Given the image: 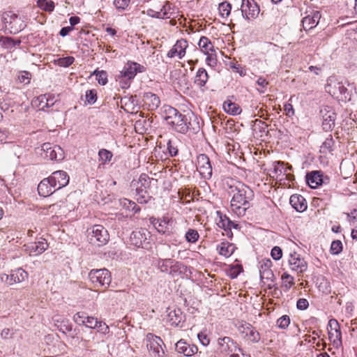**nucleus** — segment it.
<instances>
[{
    "mask_svg": "<svg viewBox=\"0 0 357 357\" xmlns=\"http://www.w3.org/2000/svg\"><path fill=\"white\" fill-rule=\"evenodd\" d=\"M207 56L206 58V63L210 66H214L217 63V59L215 58L214 52H210V54H205Z\"/></svg>",
    "mask_w": 357,
    "mask_h": 357,
    "instance_id": "61",
    "label": "nucleus"
},
{
    "mask_svg": "<svg viewBox=\"0 0 357 357\" xmlns=\"http://www.w3.org/2000/svg\"><path fill=\"white\" fill-rule=\"evenodd\" d=\"M197 337L202 345L207 346L209 344L210 340L206 334L201 332L198 333Z\"/></svg>",
    "mask_w": 357,
    "mask_h": 357,
    "instance_id": "62",
    "label": "nucleus"
},
{
    "mask_svg": "<svg viewBox=\"0 0 357 357\" xmlns=\"http://www.w3.org/2000/svg\"><path fill=\"white\" fill-rule=\"evenodd\" d=\"M130 3V0H114V5L117 9L124 10L126 9Z\"/></svg>",
    "mask_w": 357,
    "mask_h": 357,
    "instance_id": "58",
    "label": "nucleus"
},
{
    "mask_svg": "<svg viewBox=\"0 0 357 357\" xmlns=\"http://www.w3.org/2000/svg\"><path fill=\"white\" fill-rule=\"evenodd\" d=\"M158 266L162 272H168L169 271V273H172L176 268H180L181 264L171 259H165L159 260Z\"/></svg>",
    "mask_w": 357,
    "mask_h": 357,
    "instance_id": "31",
    "label": "nucleus"
},
{
    "mask_svg": "<svg viewBox=\"0 0 357 357\" xmlns=\"http://www.w3.org/2000/svg\"><path fill=\"white\" fill-rule=\"evenodd\" d=\"M28 278V273L21 268L11 271L10 275L3 274L1 279L9 285L20 283Z\"/></svg>",
    "mask_w": 357,
    "mask_h": 357,
    "instance_id": "16",
    "label": "nucleus"
},
{
    "mask_svg": "<svg viewBox=\"0 0 357 357\" xmlns=\"http://www.w3.org/2000/svg\"><path fill=\"white\" fill-rule=\"evenodd\" d=\"M25 251L31 256H38L48 248V243L42 238L38 242L29 243L24 245Z\"/></svg>",
    "mask_w": 357,
    "mask_h": 357,
    "instance_id": "20",
    "label": "nucleus"
},
{
    "mask_svg": "<svg viewBox=\"0 0 357 357\" xmlns=\"http://www.w3.org/2000/svg\"><path fill=\"white\" fill-rule=\"evenodd\" d=\"M147 347L153 357H165V351L162 347V340L160 337L149 335L147 337Z\"/></svg>",
    "mask_w": 357,
    "mask_h": 357,
    "instance_id": "15",
    "label": "nucleus"
},
{
    "mask_svg": "<svg viewBox=\"0 0 357 357\" xmlns=\"http://www.w3.org/2000/svg\"><path fill=\"white\" fill-rule=\"evenodd\" d=\"M37 5L41 10L46 12H52L55 7L54 1L52 0H38Z\"/></svg>",
    "mask_w": 357,
    "mask_h": 357,
    "instance_id": "43",
    "label": "nucleus"
},
{
    "mask_svg": "<svg viewBox=\"0 0 357 357\" xmlns=\"http://www.w3.org/2000/svg\"><path fill=\"white\" fill-rule=\"evenodd\" d=\"M256 84L259 86L257 88V90L259 91V93H264L266 91L268 82L265 78L259 77L256 81Z\"/></svg>",
    "mask_w": 357,
    "mask_h": 357,
    "instance_id": "51",
    "label": "nucleus"
},
{
    "mask_svg": "<svg viewBox=\"0 0 357 357\" xmlns=\"http://www.w3.org/2000/svg\"><path fill=\"white\" fill-rule=\"evenodd\" d=\"M41 151L43 152V156L51 160H61L64 157L63 151L59 146L48 142L42 145Z\"/></svg>",
    "mask_w": 357,
    "mask_h": 357,
    "instance_id": "9",
    "label": "nucleus"
},
{
    "mask_svg": "<svg viewBox=\"0 0 357 357\" xmlns=\"http://www.w3.org/2000/svg\"><path fill=\"white\" fill-rule=\"evenodd\" d=\"M168 125L172 126L176 132L181 133H185L189 130L196 132L199 130V125L198 122H196L195 116H194L193 122L191 121V119L188 121L186 116L181 113L173 121H171Z\"/></svg>",
    "mask_w": 357,
    "mask_h": 357,
    "instance_id": "3",
    "label": "nucleus"
},
{
    "mask_svg": "<svg viewBox=\"0 0 357 357\" xmlns=\"http://www.w3.org/2000/svg\"><path fill=\"white\" fill-rule=\"evenodd\" d=\"M112 157V153L107 149H102L98 151V159L101 165L110 162Z\"/></svg>",
    "mask_w": 357,
    "mask_h": 357,
    "instance_id": "42",
    "label": "nucleus"
},
{
    "mask_svg": "<svg viewBox=\"0 0 357 357\" xmlns=\"http://www.w3.org/2000/svg\"><path fill=\"white\" fill-rule=\"evenodd\" d=\"M185 237L188 243H195L198 241L199 234L196 229H189L186 231Z\"/></svg>",
    "mask_w": 357,
    "mask_h": 357,
    "instance_id": "46",
    "label": "nucleus"
},
{
    "mask_svg": "<svg viewBox=\"0 0 357 357\" xmlns=\"http://www.w3.org/2000/svg\"><path fill=\"white\" fill-rule=\"evenodd\" d=\"M334 144V141L331 136L326 138L325 141L322 143L320 147V152L323 154H327L328 153H331L333 151V146Z\"/></svg>",
    "mask_w": 357,
    "mask_h": 357,
    "instance_id": "44",
    "label": "nucleus"
},
{
    "mask_svg": "<svg viewBox=\"0 0 357 357\" xmlns=\"http://www.w3.org/2000/svg\"><path fill=\"white\" fill-rule=\"evenodd\" d=\"M147 234L144 229L132 231L130 235L131 243L138 248L143 247L147 240Z\"/></svg>",
    "mask_w": 357,
    "mask_h": 357,
    "instance_id": "32",
    "label": "nucleus"
},
{
    "mask_svg": "<svg viewBox=\"0 0 357 357\" xmlns=\"http://www.w3.org/2000/svg\"><path fill=\"white\" fill-rule=\"evenodd\" d=\"M86 101L89 104H93L96 100V93L93 90H89L86 92Z\"/></svg>",
    "mask_w": 357,
    "mask_h": 357,
    "instance_id": "59",
    "label": "nucleus"
},
{
    "mask_svg": "<svg viewBox=\"0 0 357 357\" xmlns=\"http://www.w3.org/2000/svg\"><path fill=\"white\" fill-rule=\"evenodd\" d=\"M241 10L243 17L249 21L257 17L260 9L255 0H242Z\"/></svg>",
    "mask_w": 357,
    "mask_h": 357,
    "instance_id": "8",
    "label": "nucleus"
},
{
    "mask_svg": "<svg viewBox=\"0 0 357 357\" xmlns=\"http://www.w3.org/2000/svg\"><path fill=\"white\" fill-rule=\"evenodd\" d=\"M328 338L333 347L339 349L342 345V333L340 331V326L337 321L335 319L329 320L327 326Z\"/></svg>",
    "mask_w": 357,
    "mask_h": 357,
    "instance_id": "7",
    "label": "nucleus"
},
{
    "mask_svg": "<svg viewBox=\"0 0 357 357\" xmlns=\"http://www.w3.org/2000/svg\"><path fill=\"white\" fill-rule=\"evenodd\" d=\"M309 306V303L305 298H299L296 303V307L301 310H306Z\"/></svg>",
    "mask_w": 357,
    "mask_h": 357,
    "instance_id": "63",
    "label": "nucleus"
},
{
    "mask_svg": "<svg viewBox=\"0 0 357 357\" xmlns=\"http://www.w3.org/2000/svg\"><path fill=\"white\" fill-rule=\"evenodd\" d=\"M50 180L53 183L56 190L65 187L69 183V176L64 171H56L50 176Z\"/></svg>",
    "mask_w": 357,
    "mask_h": 357,
    "instance_id": "22",
    "label": "nucleus"
},
{
    "mask_svg": "<svg viewBox=\"0 0 357 357\" xmlns=\"http://www.w3.org/2000/svg\"><path fill=\"white\" fill-rule=\"evenodd\" d=\"M31 77V75L28 71H22L18 76V79L21 83L29 84L30 82V79Z\"/></svg>",
    "mask_w": 357,
    "mask_h": 357,
    "instance_id": "57",
    "label": "nucleus"
},
{
    "mask_svg": "<svg viewBox=\"0 0 357 357\" xmlns=\"http://www.w3.org/2000/svg\"><path fill=\"white\" fill-rule=\"evenodd\" d=\"M217 250L220 255L230 257L235 250V246L229 242H222L217 246Z\"/></svg>",
    "mask_w": 357,
    "mask_h": 357,
    "instance_id": "36",
    "label": "nucleus"
},
{
    "mask_svg": "<svg viewBox=\"0 0 357 357\" xmlns=\"http://www.w3.org/2000/svg\"><path fill=\"white\" fill-rule=\"evenodd\" d=\"M56 190L53 183L50 180V177L43 179L38 185V191L40 195L47 197Z\"/></svg>",
    "mask_w": 357,
    "mask_h": 357,
    "instance_id": "29",
    "label": "nucleus"
},
{
    "mask_svg": "<svg viewBox=\"0 0 357 357\" xmlns=\"http://www.w3.org/2000/svg\"><path fill=\"white\" fill-rule=\"evenodd\" d=\"M20 42H15L13 39L8 37H1L0 38V45L6 49H11L17 44L20 45Z\"/></svg>",
    "mask_w": 357,
    "mask_h": 357,
    "instance_id": "48",
    "label": "nucleus"
},
{
    "mask_svg": "<svg viewBox=\"0 0 357 357\" xmlns=\"http://www.w3.org/2000/svg\"><path fill=\"white\" fill-rule=\"evenodd\" d=\"M342 250V243L340 241H334L331 245V252L333 255H338Z\"/></svg>",
    "mask_w": 357,
    "mask_h": 357,
    "instance_id": "52",
    "label": "nucleus"
},
{
    "mask_svg": "<svg viewBox=\"0 0 357 357\" xmlns=\"http://www.w3.org/2000/svg\"><path fill=\"white\" fill-rule=\"evenodd\" d=\"M74 61H75V59L73 56H67V57L60 58L58 60V65L59 66L66 68V67H68L70 65H72Z\"/></svg>",
    "mask_w": 357,
    "mask_h": 357,
    "instance_id": "55",
    "label": "nucleus"
},
{
    "mask_svg": "<svg viewBox=\"0 0 357 357\" xmlns=\"http://www.w3.org/2000/svg\"><path fill=\"white\" fill-rule=\"evenodd\" d=\"M238 330L243 338L253 343L259 342L261 339L259 333L250 324L241 323L238 326Z\"/></svg>",
    "mask_w": 357,
    "mask_h": 357,
    "instance_id": "14",
    "label": "nucleus"
},
{
    "mask_svg": "<svg viewBox=\"0 0 357 357\" xmlns=\"http://www.w3.org/2000/svg\"><path fill=\"white\" fill-rule=\"evenodd\" d=\"M198 46L204 54L215 52L214 46L211 40L206 36H202L198 42Z\"/></svg>",
    "mask_w": 357,
    "mask_h": 357,
    "instance_id": "37",
    "label": "nucleus"
},
{
    "mask_svg": "<svg viewBox=\"0 0 357 357\" xmlns=\"http://www.w3.org/2000/svg\"><path fill=\"white\" fill-rule=\"evenodd\" d=\"M188 47V42L185 39L178 40L172 47L168 51L167 56L170 59L177 58L182 59L186 53Z\"/></svg>",
    "mask_w": 357,
    "mask_h": 357,
    "instance_id": "17",
    "label": "nucleus"
},
{
    "mask_svg": "<svg viewBox=\"0 0 357 357\" xmlns=\"http://www.w3.org/2000/svg\"><path fill=\"white\" fill-rule=\"evenodd\" d=\"M218 345L219 349L222 353L230 354V353L238 351L241 352L243 355H244V354L242 352V349L238 347L237 344L234 342L229 337L220 338L218 340Z\"/></svg>",
    "mask_w": 357,
    "mask_h": 357,
    "instance_id": "21",
    "label": "nucleus"
},
{
    "mask_svg": "<svg viewBox=\"0 0 357 357\" xmlns=\"http://www.w3.org/2000/svg\"><path fill=\"white\" fill-rule=\"evenodd\" d=\"M1 20L5 29L13 34L19 33L26 26L24 17L20 16L12 11L5 12L2 15Z\"/></svg>",
    "mask_w": 357,
    "mask_h": 357,
    "instance_id": "2",
    "label": "nucleus"
},
{
    "mask_svg": "<svg viewBox=\"0 0 357 357\" xmlns=\"http://www.w3.org/2000/svg\"><path fill=\"white\" fill-rule=\"evenodd\" d=\"M216 214L218 217L216 220L217 225L225 231V235L228 238H231L233 236L231 229H238V225L231 221L226 215L222 214L220 211H217Z\"/></svg>",
    "mask_w": 357,
    "mask_h": 357,
    "instance_id": "11",
    "label": "nucleus"
},
{
    "mask_svg": "<svg viewBox=\"0 0 357 357\" xmlns=\"http://www.w3.org/2000/svg\"><path fill=\"white\" fill-rule=\"evenodd\" d=\"M290 324V319L287 315H283L277 321V326L282 329L287 328Z\"/></svg>",
    "mask_w": 357,
    "mask_h": 357,
    "instance_id": "53",
    "label": "nucleus"
},
{
    "mask_svg": "<svg viewBox=\"0 0 357 357\" xmlns=\"http://www.w3.org/2000/svg\"><path fill=\"white\" fill-rule=\"evenodd\" d=\"M150 222L158 232L162 234H167L170 232L174 220L171 216L167 214L162 216V218H151Z\"/></svg>",
    "mask_w": 357,
    "mask_h": 357,
    "instance_id": "10",
    "label": "nucleus"
},
{
    "mask_svg": "<svg viewBox=\"0 0 357 357\" xmlns=\"http://www.w3.org/2000/svg\"><path fill=\"white\" fill-rule=\"evenodd\" d=\"M73 320L79 325H84L86 327L96 329L100 321L94 317L87 316L84 312H79L73 316Z\"/></svg>",
    "mask_w": 357,
    "mask_h": 357,
    "instance_id": "19",
    "label": "nucleus"
},
{
    "mask_svg": "<svg viewBox=\"0 0 357 357\" xmlns=\"http://www.w3.org/2000/svg\"><path fill=\"white\" fill-rule=\"evenodd\" d=\"M48 96L47 94L40 95L34 98L32 104L34 107H37L39 110H45L48 108Z\"/></svg>",
    "mask_w": 357,
    "mask_h": 357,
    "instance_id": "39",
    "label": "nucleus"
},
{
    "mask_svg": "<svg viewBox=\"0 0 357 357\" xmlns=\"http://www.w3.org/2000/svg\"><path fill=\"white\" fill-rule=\"evenodd\" d=\"M272 261L270 259H264L261 261L260 278L264 283L273 282L274 274L271 269Z\"/></svg>",
    "mask_w": 357,
    "mask_h": 357,
    "instance_id": "23",
    "label": "nucleus"
},
{
    "mask_svg": "<svg viewBox=\"0 0 357 357\" xmlns=\"http://www.w3.org/2000/svg\"><path fill=\"white\" fill-rule=\"evenodd\" d=\"M320 115L322 118V128L324 130H332L335 126L336 114L333 109L330 106H324L320 109Z\"/></svg>",
    "mask_w": 357,
    "mask_h": 357,
    "instance_id": "12",
    "label": "nucleus"
},
{
    "mask_svg": "<svg viewBox=\"0 0 357 357\" xmlns=\"http://www.w3.org/2000/svg\"><path fill=\"white\" fill-rule=\"evenodd\" d=\"M149 183V177L145 174H142L140 175L139 178V181L137 182L134 183L132 182V185L136 187V190L139 194H142V198H144V193H146V191L145 190V188L148 186Z\"/></svg>",
    "mask_w": 357,
    "mask_h": 357,
    "instance_id": "35",
    "label": "nucleus"
},
{
    "mask_svg": "<svg viewBox=\"0 0 357 357\" xmlns=\"http://www.w3.org/2000/svg\"><path fill=\"white\" fill-rule=\"evenodd\" d=\"M57 328L64 334H67L73 329V326L70 321L67 319L61 321L60 324H56Z\"/></svg>",
    "mask_w": 357,
    "mask_h": 357,
    "instance_id": "47",
    "label": "nucleus"
},
{
    "mask_svg": "<svg viewBox=\"0 0 357 357\" xmlns=\"http://www.w3.org/2000/svg\"><path fill=\"white\" fill-rule=\"evenodd\" d=\"M229 194L232 195L230 207L238 216H243L250 208V202L253 199V191L241 182L231 185Z\"/></svg>",
    "mask_w": 357,
    "mask_h": 357,
    "instance_id": "1",
    "label": "nucleus"
},
{
    "mask_svg": "<svg viewBox=\"0 0 357 357\" xmlns=\"http://www.w3.org/2000/svg\"><path fill=\"white\" fill-rule=\"evenodd\" d=\"M288 261L291 270L298 273H304L307 269V262L296 252L290 255Z\"/></svg>",
    "mask_w": 357,
    "mask_h": 357,
    "instance_id": "18",
    "label": "nucleus"
},
{
    "mask_svg": "<svg viewBox=\"0 0 357 357\" xmlns=\"http://www.w3.org/2000/svg\"><path fill=\"white\" fill-rule=\"evenodd\" d=\"M223 109L227 113L231 115H237L241 112V107L230 100L225 101L223 103Z\"/></svg>",
    "mask_w": 357,
    "mask_h": 357,
    "instance_id": "40",
    "label": "nucleus"
},
{
    "mask_svg": "<svg viewBox=\"0 0 357 357\" xmlns=\"http://www.w3.org/2000/svg\"><path fill=\"white\" fill-rule=\"evenodd\" d=\"M321 18V13L318 10H314L310 15L303 17L302 25L305 30H310L315 27Z\"/></svg>",
    "mask_w": 357,
    "mask_h": 357,
    "instance_id": "27",
    "label": "nucleus"
},
{
    "mask_svg": "<svg viewBox=\"0 0 357 357\" xmlns=\"http://www.w3.org/2000/svg\"><path fill=\"white\" fill-rule=\"evenodd\" d=\"M163 112L164 119L167 124H169L171 121H173L178 114H180L177 109L171 106H165Z\"/></svg>",
    "mask_w": 357,
    "mask_h": 357,
    "instance_id": "41",
    "label": "nucleus"
},
{
    "mask_svg": "<svg viewBox=\"0 0 357 357\" xmlns=\"http://www.w3.org/2000/svg\"><path fill=\"white\" fill-rule=\"evenodd\" d=\"M271 257L275 260H279L280 259H281V257L282 256V252L281 248L278 246L274 247L271 250Z\"/></svg>",
    "mask_w": 357,
    "mask_h": 357,
    "instance_id": "60",
    "label": "nucleus"
},
{
    "mask_svg": "<svg viewBox=\"0 0 357 357\" xmlns=\"http://www.w3.org/2000/svg\"><path fill=\"white\" fill-rule=\"evenodd\" d=\"M160 14L161 19H169L172 17L173 12L172 11L171 4L169 2H165L160 9Z\"/></svg>",
    "mask_w": 357,
    "mask_h": 357,
    "instance_id": "45",
    "label": "nucleus"
},
{
    "mask_svg": "<svg viewBox=\"0 0 357 357\" xmlns=\"http://www.w3.org/2000/svg\"><path fill=\"white\" fill-rule=\"evenodd\" d=\"M208 79V75L206 70L201 68H199L195 75V84H196L199 86H204L207 82Z\"/></svg>",
    "mask_w": 357,
    "mask_h": 357,
    "instance_id": "38",
    "label": "nucleus"
},
{
    "mask_svg": "<svg viewBox=\"0 0 357 357\" xmlns=\"http://www.w3.org/2000/svg\"><path fill=\"white\" fill-rule=\"evenodd\" d=\"M143 102L144 106L150 111L155 110L160 105V98L151 92L144 93Z\"/></svg>",
    "mask_w": 357,
    "mask_h": 357,
    "instance_id": "26",
    "label": "nucleus"
},
{
    "mask_svg": "<svg viewBox=\"0 0 357 357\" xmlns=\"http://www.w3.org/2000/svg\"><path fill=\"white\" fill-rule=\"evenodd\" d=\"M291 169V167H285L284 162L275 161L272 163V167L269 169V175L273 178L282 179L284 176H287V170Z\"/></svg>",
    "mask_w": 357,
    "mask_h": 357,
    "instance_id": "24",
    "label": "nucleus"
},
{
    "mask_svg": "<svg viewBox=\"0 0 357 357\" xmlns=\"http://www.w3.org/2000/svg\"><path fill=\"white\" fill-rule=\"evenodd\" d=\"M231 6L227 2H222L219 4L218 10L222 17H227L231 13Z\"/></svg>",
    "mask_w": 357,
    "mask_h": 357,
    "instance_id": "49",
    "label": "nucleus"
},
{
    "mask_svg": "<svg viewBox=\"0 0 357 357\" xmlns=\"http://www.w3.org/2000/svg\"><path fill=\"white\" fill-rule=\"evenodd\" d=\"M197 169L202 178L209 179L212 176V167L208 156L200 154L197 158Z\"/></svg>",
    "mask_w": 357,
    "mask_h": 357,
    "instance_id": "13",
    "label": "nucleus"
},
{
    "mask_svg": "<svg viewBox=\"0 0 357 357\" xmlns=\"http://www.w3.org/2000/svg\"><path fill=\"white\" fill-rule=\"evenodd\" d=\"M323 175L319 171H313L306 175V181L311 188H316L323 182Z\"/></svg>",
    "mask_w": 357,
    "mask_h": 357,
    "instance_id": "33",
    "label": "nucleus"
},
{
    "mask_svg": "<svg viewBox=\"0 0 357 357\" xmlns=\"http://www.w3.org/2000/svg\"><path fill=\"white\" fill-rule=\"evenodd\" d=\"M284 110L287 116L291 117L294 115V109L291 103H285L284 105Z\"/></svg>",
    "mask_w": 357,
    "mask_h": 357,
    "instance_id": "64",
    "label": "nucleus"
},
{
    "mask_svg": "<svg viewBox=\"0 0 357 357\" xmlns=\"http://www.w3.org/2000/svg\"><path fill=\"white\" fill-rule=\"evenodd\" d=\"M289 203L297 211H304L307 208L305 199L301 195H293L290 197Z\"/></svg>",
    "mask_w": 357,
    "mask_h": 357,
    "instance_id": "34",
    "label": "nucleus"
},
{
    "mask_svg": "<svg viewBox=\"0 0 357 357\" xmlns=\"http://www.w3.org/2000/svg\"><path fill=\"white\" fill-rule=\"evenodd\" d=\"M120 204L128 211H134L135 213H137V211H139V208L137 206L135 202H131L127 199L120 200Z\"/></svg>",
    "mask_w": 357,
    "mask_h": 357,
    "instance_id": "50",
    "label": "nucleus"
},
{
    "mask_svg": "<svg viewBox=\"0 0 357 357\" xmlns=\"http://www.w3.org/2000/svg\"><path fill=\"white\" fill-rule=\"evenodd\" d=\"M167 312V321L170 325L174 326H178L179 324L184 320V315L180 309L168 308Z\"/></svg>",
    "mask_w": 357,
    "mask_h": 357,
    "instance_id": "30",
    "label": "nucleus"
},
{
    "mask_svg": "<svg viewBox=\"0 0 357 357\" xmlns=\"http://www.w3.org/2000/svg\"><path fill=\"white\" fill-rule=\"evenodd\" d=\"M144 71V66L135 62H129L124 69L121 72V77L126 79H131L135 77L138 72Z\"/></svg>",
    "mask_w": 357,
    "mask_h": 357,
    "instance_id": "25",
    "label": "nucleus"
},
{
    "mask_svg": "<svg viewBox=\"0 0 357 357\" xmlns=\"http://www.w3.org/2000/svg\"><path fill=\"white\" fill-rule=\"evenodd\" d=\"M89 278L96 287H108L112 281L111 273L106 268L91 270L89 273Z\"/></svg>",
    "mask_w": 357,
    "mask_h": 357,
    "instance_id": "6",
    "label": "nucleus"
},
{
    "mask_svg": "<svg viewBox=\"0 0 357 357\" xmlns=\"http://www.w3.org/2000/svg\"><path fill=\"white\" fill-rule=\"evenodd\" d=\"M176 350L180 354H183L185 356H192L198 351L197 346L188 344L183 340H180L176 344Z\"/></svg>",
    "mask_w": 357,
    "mask_h": 357,
    "instance_id": "28",
    "label": "nucleus"
},
{
    "mask_svg": "<svg viewBox=\"0 0 357 357\" xmlns=\"http://www.w3.org/2000/svg\"><path fill=\"white\" fill-rule=\"evenodd\" d=\"M97 332L101 335H107L109 333V326L103 321H100L96 326Z\"/></svg>",
    "mask_w": 357,
    "mask_h": 357,
    "instance_id": "56",
    "label": "nucleus"
},
{
    "mask_svg": "<svg viewBox=\"0 0 357 357\" xmlns=\"http://www.w3.org/2000/svg\"><path fill=\"white\" fill-rule=\"evenodd\" d=\"M94 74L96 76V79L100 84L105 85L107 82V75L106 72L102 70V71H97L96 70L94 72Z\"/></svg>",
    "mask_w": 357,
    "mask_h": 357,
    "instance_id": "54",
    "label": "nucleus"
},
{
    "mask_svg": "<svg viewBox=\"0 0 357 357\" xmlns=\"http://www.w3.org/2000/svg\"><path fill=\"white\" fill-rule=\"evenodd\" d=\"M88 237L91 244L98 246L105 245L109 238L107 230L100 225H96L89 228Z\"/></svg>",
    "mask_w": 357,
    "mask_h": 357,
    "instance_id": "5",
    "label": "nucleus"
},
{
    "mask_svg": "<svg viewBox=\"0 0 357 357\" xmlns=\"http://www.w3.org/2000/svg\"><path fill=\"white\" fill-rule=\"evenodd\" d=\"M325 90L339 101H346L349 99V93L347 87L334 78L328 79Z\"/></svg>",
    "mask_w": 357,
    "mask_h": 357,
    "instance_id": "4",
    "label": "nucleus"
}]
</instances>
